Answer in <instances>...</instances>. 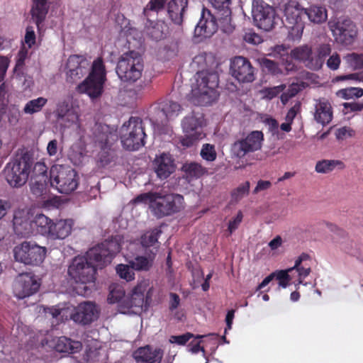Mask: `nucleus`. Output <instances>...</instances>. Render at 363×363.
Returning a JSON list of instances; mask_svg holds the SVG:
<instances>
[{"mask_svg": "<svg viewBox=\"0 0 363 363\" xmlns=\"http://www.w3.org/2000/svg\"><path fill=\"white\" fill-rule=\"evenodd\" d=\"M315 113H333L332 106L328 100H319L315 104Z\"/></svg>", "mask_w": 363, "mask_h": 363, "instance_id": "nucleus-54", "label": "nucleus"}, {"mask_svg": "<svg viewBox=\"0 0 363 363\" xmlns=\"http://www.w3.org/2000/svg\"><path fill=\"white\" fill-rule=\"evenodd\" d=\"M116 272L121 279L129 281L134 279L135 273L133 269L129 264H118L116 267Z\"/></svg>", "mask_w": 363, "mask_h": 363, "instance_id": "nucleus-46", "label": "nucleus"}, {"mask_svg": "<svg viewBox=\"0 0 363 363\" xmlns=\"http://www.w3.org/2000/svg\"><path fill=\"white\" fill-rule=\"evenodd\" d=\"M252 17L255 25L264 31H270L283 23L275 9L263 0H253Z\"/></svg>", "mask_w": 363, "mask_h": 363, "instance_id": "nucleus-9", "label": "nucleus"}, {"mask_svg": "<svg viewBox=\"0 0 363 363\" xmlns=\"http://www.w3.org/2000/svg\"><path fill=\"white\" fill-rule=\"evenodd\" d=\"M216 152L213 145L204 144L201 150V156L202 158L208 162H213L216 159Z\"/></svg>", "mask_w": 363, "mask_h": 363, "instance_id": "nucleus-48", "label": "nucleus"}, {"mask_svg": "<svg viewBox=\"0 0 363 363\" xmlns=\"http://www.w3.org/2000/svg\"><path fill=\"white\" fill-rule=\"evenodd\" d=\"M153 257L137 256L129 262L131 268L137 271H148L153 264Z\"/></svg>", "mask_w": 363, "mask_h": 363, "instance_id": "nucleus-36", "label": "nucleus"}, {"mask_svg": "<svg viewBox=\"0 0 363 363\" xmlns=\"http://www.w3.org/2000/svg\"><path fill=\"white\" fill-rule=\"evenodd\" d=\"M135 359L137 363H160L161 357L156 350L153 351L150 346H146L135 351Z\"/></svg>", "mask_w": 363, "mask_h": 363, "instance_id": "nucleus-30", "label": "nucleus"}, {"mask_svg": "<svg viewBox=\"0 0 363 363\" xmlns=\"http://www.w3.org/2000/svg\"><path fill=\"white\" fill-rule=\"evenodd\" d=\"M170 301H169V308L171 311H174L178 308L180 303V298L179 295H177L175 293H170L169 294Z\"/></svg>", "mask_w": 363, "mask_h": 363, "instance_id": "nucleus-63", "label": "nucleus"}, {"mask_svg": "<svg viewBox=\"0 0 363 363\" xmlns=\"http://www.w3.org/2000/svg\"><path fill=\"white\" fill-rule=\"evenodd\" d=\"M331 52V47L329 44H322L318 49V53L314 54V59L319 60L320 61V69L322 67L325 57L329 55Z\"/></svg>", "mask_w": 363, "mask_h": 363, "instance_id": "nucleus-51", "label": "nucleus"}, {"mask_svg": "<svg viewBox=\"0 0 363 363\" xmlns=\"http://www.w3.org/2000/svg\"><path fill=\"white\" fill-rule=\"evenodd\" d=\"M47 99L43 97H39L27 103L24 108L26 113H34L41 111L42 108L45 105Z\"/></svg>", "mask_w": 363, "mask_h": 363, "instance_id": "nucleus-43", "label": "nucleus"}, {"mask_svg": "<svg viewBox=\"0 0 363 363\" xmlns=\"http://www.w3.org/2000/svg\"><path fill=\"white\" fill-rule=\"evenodd\" d=\"M345 167V164L338 160H322L317 162L315 170L318 173L328 174L335 169H343Z\"/></svg>", "mask_w": 363, "mask_h": 363, "instance_id": "nucleus-34", "label": "nucleus"}, {"mask_svg": "<svg viewBox=\"0 0 363 363\" xmlns=\"http://www.w3.org/2000/svg\"><path fill=\"white\" fill-rule=\"evenodd\" d=\"M30 185L32 194L36 196H41L47 191L48 177L43 176L42 178L35 179Z\"/></svg>", "mask_w": 363, "mask_h": 363, "instance_id": "nucleus-39", "label": "nucleus"}, {"mask_svg": "<svg viewBox=\"0 0 363 363\" xmlns=\"http://www.w3.org/2000/svg\"><path fill=\"white\" fill-rule=\"evenodd\" d=\"M50 182L60 193L68 194L77 188L79 176L70 167L52 166L50 171Z\"/></svg>", "mask_w": 363, "mask_h": 363, "instance_id": "nucleus-7", "label": "nucleus"}, {"mask_svg": "<svg viewBox=\"0 0 363 363\" xmlns=\"http://www.w3.org/2000/svg\"><path fill=\"white\" fill-rule=\"evenodd\" d=\"M99 313L96 304L84 301L74 307L69 313V317L76 323L86 325L98 318Z\"/></svg>", "mask_w": 363, "mask_h": 363, "instance_id": "nucleus-18", "label": "nucleus"}, {"mask_svg": "<svg viewBox=\"0 0 363 363\" xmlns=\"http://www.w3.org/2000/svg\"><path fill=\"white\" fill-rule=\"evenodd\" d=\"M270 55L274 57L280 58L281 60L288 57L289 51L288 48L283 45H278L272 48V52Z\"/></svg>", "mask_w": 363, "mask_h": 363, "instance_id": "nucleus-56", "label": "nucleus"}, {"mask_svg": "<svg viewBox=\"0 0 363 363\" xmlns=\"http://www.w3.org/2000/svg\"><path fill=\"white\" fill-rule=\"evenodd\" d=\"M48 8L47 0H33V4L30 13L32 18L34 19L35 23L38 28L46 17L48 12Z\"/></svg>", "mask_w": 363, "mask_h": 363, "instance_id": "nucleus-31", "label": "nucleus"}, {"mask_svg": "<svg viewBox=\"0 0 363 363\" xmlns=\"http://www.w3.org/2000/svg\"><path fill=\"white\" fill-rule=\"evenodd\" d=\"M121 249L118 240L114 238L106 240L89 249L85 256H77L72 259L67 273L72 279L80 284L74 288L78 295L86 296L90 293V289L86 284L96 280V268H102L111 263Z\"/></svg>", "mask_w": 363, "mask_h": 363, "instance_id": "nucleus-1", "label": "nucleus"}, {"mask_svg": "<svg viewBox=\"0 0 363 363\" xmlns=\"http://www.w3.org/2000/svg\"><path fill=\"white\" fill-rule=\"evenodd\" d=\"M242 213L241 211H239L235 218L233 220H230L228 224V230L231 234L234 232L239 226L242 220Z\"/></svg>", "mask_w": 363, "mask_h": 363, "instance_id": "nucleus-59", "label": "nucleus"}, {"mask_svg": "<svg viewBox=\"0 0 363 363\" xmlns=\"http://www.w3.org/2000/svg\"><path fill=\"white\" fill-rule=\"evenodd\" d=\"M162 234L159 228H155L150 231L146 232L141 236V244L145 247L153 246L157 242L158 238Z\"/></svg>", "mask_w": 363, "mask_h": 363, "instance_id": "nucleus-38", "label": "nucleus"}, {"mask_svg": "<svg viewBox=\"0 0 363 363\" xmlns=\"http://www.w3.org/2000/svg\"><path fill=\"white\" fill-rule=\"evenodd\" d=\"M291 55H288V57H285L281 60L282 64L284 65L286 74H289V72H294L296 70V67L295 64L292 62Z\"/></svg>", "mask_w": 363, "mask_h": 363, "instance_id": "nucleus-62", "label": "nucleus"}, {"mask_svg": "<svg viewBox=\"0 0 363 363\" xmlns=\"http://www.w3.org/2000/svg\"><path fill=\"white\" fill-rule=\"evenodd\" d=\"M212 4L213 10L216 11H220L224 13L225 10H230L229 5L230 0H208Z\"/></svg>", "mask_w": 363, "mask_h": 363, "instance_id": "nucleus-55", "label": "nucleus"}, {"mask_svg": "<svg viewBox=\"0 0 363 363\" xmlns=\"http://www.w3.org/2000/svg\"><path fill=\"white\" fill-rule=\"evenodd\" d=\"M343 59L348 66L354 69L363 68V53H350L346 55Z\"/></svg>", "mask_w": 363, "mask_h": 363, "instance_id": "nucleus-42", "label": "nucleus"}, {"mask_svg": "<svg viewBox=\"0 0 363 363\" xmlns=\"http://www.w3.org/2000/svg\"><path fill=\"white\" fill-rule=\"evenodd\" d=\"M167 0H150L147 5L143 9L145 17L149 16L150 11L158 12L164 9Z\"/></svg>", "mask_w": 363, "mask_h": 363, "instance_id": "nucleus-47", "label": "nucleus"}, {"mask_svg": "<svg viewBox=\"0 0 363 363\" xmlns=\"http://www.w3.org/2000/svg\"><path fill=\"white\" fill-rule=\"evenodd\" d=\"M74 220H59L53 223L50 237L52 239H65L68 237L72 230Z\"/></svg>", "mask_w": 363, "mask_h": 363, "instance_id": "nucleus-26", "label": "nucleus"}, {"mask_svg": "<svg viewBox=\"0 0 363 363\" xmlns=\"http://www.w3.org/2000/svg\"><path fill=\"white\" fill-rule=\"evenodd\" d=\"M13 252L16 262L25 265L38 266L43 262L47 249L33 241H23L15 246Z\"/></svg>", "mask_w": 363, "mask_h": 363, "instance_id": "nucleus-12", "label": "nucleus"}, {"mask_svg": "<svg viewBox=\"0 0 363 363\" xmlns=\"http://www.w3.org/2000/svg\"><path fill=\"white\" fill-rule=\"evenodd\" d=\"M33 164V155L28 151L16 155L4 169L7 182L13 187L24 185L31 173Z\"/></svg>", "mask_w": 363, "mask_h": 363, "instance_id": "nucleus-4", "label": "nucleus"}, {"mask_svg": "<svg viewBox=\"0 0 363 363\" xmlns=\"http://www.w3.org/2000/svg\"><path fill=\"white\" fill-rule=\"evenodd\" d=\"M143 67L142 56L135 51H129L119 58L116 73L121 80L132 83L141 77Z\"/></svg>", "mask_w": 363, "mask_h": 363, "instance_id": "nucleus-6", "label": "nucleus"}, {"mask_svg": "<svg viewBox=\"0 0 363 363\" xmlns=\"http://www.w3.org/2000/svg\"><path fill=\"white\" fill-rule=\"evenodd\" d=\"M183 169L189 177L194 178H199L206 172V168L196 162L184 165Z\"/></svg>", "mask_w": 363, "mask_h": 363, "instance_id": "nucleus-40", "label": "nucleus"}, {"mask_svg": "<svg viewBox=\"0 0 363 363\" xmlns=\"http://www.w3.org/2000/svg\"><path fill=\"white\" fill-rule=\"evenodd\" d=\"M153 166L157 177L161 179H167L175 170L174 161L171 155L162 153L153 161Z\"/></svg>", "mask_w": 363, "mask_h": 363, "instance_id": "nucleus-24", "label": "nucleus"}, {"mask_svg": "<svg viewBox=\"0 0 363 363\" xmlns=\"http://www.w3.org/2000/svg\"><path fill=\"white\" fill-rule=\"evenodd\" d=\"M53 222L44 214H38L33 220V228L42 235L50 237Z\"/></svg>", "mask_w": 363, "mask_h": 363, "instance_id": "nucleus-32", "label": "nucleus"}, {"mask_svg": "<svg viewBox=\"0 0 363 363\" xmlns=\"http://www.w3.org/2000/svg\"><path fill=\"white\" fill-rule=\"evenodd\" d=\"M88 62L86 59L79 55H71L67 60L66 69L67 81L74 83L80 79L86 72Z\"/></svg>", "mask_w": 363, "mask_h": 363, "instance_id": "nucleus-21", "label": "nucleus"}, {"mask_svg": "<svg viewBox=\"0 0 363 363\" xmlns=\"http://www.w3.org/2000/svg\"><path fill=\"white\" fill-rule=\"evenodd\" d=\"M285 21L284 24L289 30V35L293 39H298L301 37L305 23V8L296 0H290L285 5L284 9Z\"/></svg>", "mask_w": 363, "mask_h": 363, "instance_id": "nucleus-10", "label": "nucleus"}, {"mask_svg": "<svg viewBox=\"0 0 363 363\" xmlns=\"http://www.w3.org/2000/svg\"><path fill=\"white\" fill-rule=\"evenodd\" d=\"M40 285L34 275L29 273L21 274L15 280L13 294L18 298L23 299L35 294Z\"/></svg>", "mask_w": 363, "mask_h": 363, "instance_id": "nucleus-19", "label": "nucleus"}, {"mask_svg": "<svg viewBox=\"0 0 363 363\" xmlns=\"http://www.w3.org/2000/svg\"><path fill=\"white\" fill-rule=\"evenodd\" d=\"M188 106H184L172 101H163L152 105L150 112L155 113H174L181 111L188 112Z\"/></svg>", "mask_w": 363, "mask_h": 363, "instance_id": "nucleus-27", "label": "nucleus"}, {"mask_svg": "<svg viewBox=\"0 0 363 363\" xmlns=\"http://www.w3.org/2000/svg\"><path fill=\"white\" fill-rule=\"evenodd\" d=\"M244 40L245 42L251 44H259L261 42L259 35L255 33H245L244 35Z\"/></svg>", "mask_w": 363, "mask_h": 363, "instance_id": "nucleus-64", "label": "nucleus"}, {"mask_svg": "<svg viewBox=\"0 0 363 363\" xmlns=\"http://www.w3.org/2000/svg\"><path fill=\"white\" fill-rule=\"evenodd\" d=\"M119 137L124 149L135 151L144 146L146 134L139 117H130L119 130Z\"/></svg>", "mask_w": 363, "mask_h": 363, "instance_id": "nucleus-5", "label": "nucleus"}, {"mask_svg": "<svg viewBox=\"0 0 363 363\" xmlns=\"http://www.w3.org/2000/svg\"><path fill=\"white\" fill-rule=\"evenodd\" d=\"M13 226V230L18 236L26 237L32 233L33 221H30L27 211L18 209L14 211Z\"/></svg>", "mask_w": 363, "mask_h": 363, "instance_id": "nucleus-22", "label": "nucleus"}, {"mask_svg": "<svg viewBox=\"0 0 363 363\" xmlns=\"http://www.w3.org/2000/svg\"><path fill=\"white\" fill-rule=\"evenodd\" d=\"M311 258L309 255L303 252L296 260L293 267L287 270H280L275 273L279 284L282 288H286L290 281L292 280V272L295 271L298 273V283L296 285L303 284V279L311 273Z\"/></svg>", "mask_w": 363, "mask_h": 363, "instance_id": "nucleus-13", "label": "nucleus"}, {"mask_svg": "<svg viewBox=\"0 0 363 363\" xmlns=\"http://www.w3.org/2000/svg\"><path fill=\"white\" fill-rule=\"evenodd\" d=\"M150 288L146 281H141L135 286L132 291L130 298V308H134L136 313L145 311L149 307Z\"/></svg>", "mask_w": 363, "mask_h": 363, "instance_id": "nucleus-20", "label": "nucleus"}, {"mask_svg": "<svg viewBox=\"0 0 363 363\" xmlns=\"http://www.w3.org/2000/svg\"><path fill=\"white\" fill-rule=\"evenodd\" d=\"M250 182L247 181L237 188L233 189L231 192V199L234 202H238L244 196L248 195L250 191Z\"/></svg>", "mask_w": 363, "mask_h": 363, "instance_id": "nucleus-41", "label": "nucleus"}, {"mask_svg": "<svg viewBox=\"0 0 363 363\" xmlns=\"http://www.w3.org/2000/svg\"><path fill=\"white\" fill-rule=\"evenodd\" d=\"M260 65L263 69H266L268 72L272 74L277 75L279 74H281L280 68L278 66V64L271 60L267 58H263L260 61Z\"/></svg>", "mask_w": 363, "mask_h": 363, "instance_id": "nucleus-49", "label": "nucleus"}, {"mask_svg": "<svg viewBox=\"0 0 363 363\" xmlns=\"http://www.w3.org/2000/svg\"><path fill=\"white\" fill-rule=\"evenodd\" d=\"M220 26L225 33H232L235 29L231 24V10L224 13L203 9L201 17L194 29V37L199 41L211 38Z\"/></svg>", "mask_w": 363, "mask_h": 363, "instance_id": "nucleus-2", "label": "nucleus"}, {"mask_svg": "<svg viewBox=\"0 0 363 363\" xmlns=\"http://www.w3.org/2000/svg\"><path fill=\"white\" fill-rule=\"evenodd\" d=\"M47 172L48 167L43 162H36L33 164L31 172L33 178L40 179L43 176L48 177Z\"/></svg>", "mask_w": 363, "mask_h": 363, "instance_id": "nucleus-52", "label": "nucleus"}, {"mask_svg": "<svg viewBox=\"0 0 363 363\" xmlns=\"http://www.w3.org/2000/svg\"><path fill=\"white\" fill-rule=\"evenodd\" d=\"M308 86L306 82L292 83L289 86L287 90L281 96V101L283 104H286L290 98L294 97L299 91Z\"/></svg>", "mask_w": 363, "mask_h": 363, "instance_id": "nucleus-37", "label": "nucleus"}, {"mask_svg": "<svg viewBox=\"0 0 363 363\" xmlns=\"http://www.w3.org/2000/svg\"><path fill=\"white\" fill-rule=\"evenodd\" d=\"M157 200L151 205L154 215L157 218L171 216L183 208L184 197L177 194L162 195L157 192Z\"/></svg>", "mask_w": 363, "mask_h": 363, "instance_id": "nucleus-14", "label": "nucleus"}, {"mask_svg": "<svg viewBox=\"0 0 363 363\" xmlns=\"http://www.w3.org/2000/svg\"><path fill=\"white\" fill-rule=\"evenodd\" d=\"M230 71L239 82L249 83L255 80V69L250 60L242 56H236L231 60Z\"/></svg>", "mask_w": 363, "mask_h": 363, "instance_id": "nucleus-17", "label": "nucleus"}, {"mask_svg": "<svg viewBox=\"0 0 363 363\" xmlns=\"http://www.w3.org/2000/svg\"><path fill=\"white\" fill-rule=\"evenodd\" d=\"M337 95L346 99L353 97L359 98L363 96V89L356 87L342 89L337 92Z\"/></svg>", "mask_w": 363, "mask_h": 363, "instance_id": "nucleus-45", "label": "nucleus"}, {"mask_svg": "<svg viewBox=\"0 0 363 363\" xmlns=\"http://www.w3.org/2000/svg\"><path fill=\"white\" fill-rule=\"evenodd\" d=\"M125 292L121 287H113L110 290L108 301L111 303L119 302L124 296Z\"/></svg>", "mask_w": 363, "mask_h": 363, "instance_id": "nucleus-53", "label": "nucleus"}, {"mask_svg": "<svg viewBox=\"0 0 363 363\" xmlns=\"http://www.w3.org/2000/svg\"><path fill=\"white\" fill-rule=\"evenodd\" d=\"M305 16L311 22L317 24L325 22L328 18L326 9L317 5H311L305 9Z\"/></svg>", "mask_w": 363, "mask_h": 363, "instance_id": "nucleus-33", "label": "nucleus"}, {"mask_svg": "<svg viewBox=\"0 0 363 363\" xmlns=\"http://www.w3.org/2000/svg\"><path fill=\"white\" fill-rule=\"evenodd\" d=\"M25 42L30 48L35 43V34L33 27H27L25 35Z\"/></svg>", "mask_w": 363, "mask_h": 363, "instance_id": "nucleus-60", "label": "nucleus"}, {"mask_svg": "<svg viewBox=\"0 0 363 363\" xmlns=\"http://www.w3.org/2000/svg\"><path fill=\"white\" fill-rule=\"evenodd\" d=\"M188 6V0H170L167 4V13L171 21L177 25L183 22L184 13Z\"/></svg>", "mask_w": 363, "mask_h": 363, "instance_id": "nucleus-25", "label": "nucleus"}, {"mask_svg": "<svg viewBox=\"0 0 363 363\" xmlns=\"http://www.w3.org/2000/svg\"><path fill=\"white\" fill-rule=\"evenodd\" d=\"M192 337L193 335L191 333H186L181 335L172 336V338L174 340V342L180 345H184Z\"/></svg>", "mask_w": 363, "mask_h": 363, "instance_id": "nucleus-61", "label": "nucleus"}, {"mask_svg": "<svg viewBox=\"0 0 363 363\" xmlns=\"http://www.w3.org/2000/svg\"><path fill=\"white\" fill-rule=\"evenodd\" d=\"M335 43L348 46L354 43L357 36L356 24L349 18L340 17L330 19L328 23Z\"/></svg>", "mask_w": 363, "mask_h": 363, "instance_id": "nucleus-11", "label": "nucleus"}, {"mask_svg": "<svg viewBox=\"0 0 363 363\" xmlns=\"http://www.w3.org/2000/svg\"><path fill=\"white\" fill-rule=\"evenodd\" d=\"M82 347L79 341H73L65 336L58 337L55 345V350L61 353H76L80 351Z\"/></svg>", "mask_w": 363, "mask_h": 363, "instance_id": "nucleus-29", "label": "nucleus"}, {"mask_svg": "<svg viewBox=\"0 0 363 363\" xmlns=\"http://www.w3.org/2000/svg\"><path fill=\"white\" fill-rule=\"evenodd\" d=\"M145 18H147L145 24V32L146 34L155 40H160L163 38L162 25L157 22L150 21L149 16Z\"/></svg>", "mask_w": 363, "mask_h": 363, "instance_id": "nucleus-35", "label": "nucleus"}, {"mask_svg": "<svg viewBox=\"0 0 363 363\" xmlns=\"http://www.w3.org/2000/svg\"><path fill=\"white\" fill-rule=\"evenodd\" d=\"M218 82V74L216 72L203 70L197 72L188 101L194 106L210 105L216 99V88Z\"/></svg>", "mask_w": 363, "mask_h": 363, "instance_id": "nucleus-3", "label": "nucleus"}, {"mask_svg": "<svg viewBox=\"0 0 363 363\" xmlns=\"http://www.w3.org/2000/svg\"><path fill=\"white\" fill-rule=\"evenodd\" d=\"M264 141V134L259 130H253L245 138L235 141L232 146L233 154L238 158H243L248 153L261 149Z\"/></svg>", "mask_w": 363, "mask_h": 363, "instance_id": "nucleus-15", "label": "nucleus"}, {"mask_svg": "<svg viewBox=\"0 0 363 363\" xmlns=\"http://www.w3.org/2000/svg\"><path fill=\"white\" fill-rule=\"evenodd\" d=\"M101 128L102 133L97 136L96 139L101 148L98 155V163L100 167H104L109 164L114 158L111 146L118 140V136L116 132L110 130L107 125Z\"/></svg>", "mask_w": 363, "mask_h": 363, "instance_id": "nucleus-16", "label": "nucleus"}, {"mask_svg": "<svg viewBox=\"0 0 363 363\" xmlns=\"http://www.w3.org/2000/svg\"><path fill=\"white\" fill-rule=\"evenodd\" d=\"M186 135L182 139L183 146L189 147L195 145L199 140L205 137L203 132L186 133Z\"/></svg>", "mask_w": 363, "mask_h": 363, "instance_id": "nucleus-44", "label": "nucleus"}, {"mask_svg": "<svg viewBox=\"0 0 363 363\" xmlns=\"http://www.w3.org/2000/svg\"><path fill=\"white\" fill-rule=\"evenodd\" d=\"M293 58L301 61L306 67L313 70L320 69V61L314 59L312 48L308 45H303L295 48L291 51Z\"/></svg>", "mask_w": 363, "mask_h": 363, "instance_id": "nucleus-23", "label": "nucleus"}, {"mask_svg": "<svg viewBox=\"0 0 363 363\" xmlns=\"http://www.w3.org/2000/svg\"><path fill=\"white\" fill-rule=\"evenodd\" d=\"M157 192H147L144 194H141L136 196L133 200V203H150V206L155 203L157 200Z\"/></svg>", "mask_w": 363, "mask_h": 363, "instance_id": "nucleus-50", "label": "nucleus"}, {"mask_svg": "<svg viewBox=\"0 0 363 363\" xmlns=\"http://www.w3.org/2000/svg\"><path fill=\"white\" fill-rule=\"evenodd\" d=\"M188 115L182 121V128L185 133L203 132L202 128L206 125L204 115Z\"/></svg>", "mask_w": 363, "mask_h": 363, "instance_id": "nucleus-28", "label": "nucleus"}, {"mask_svg": "<svg viewBox=\"0 0 363 363\" xmlns=\"http://www.w3.org/2000/svg\"><path fill=\"white\" fill-rule=\"evenodd\" d=\"M340 57L337 53L332 55L327 60V66L332 70H336L339 68L340 64Z\"/></svg>", "mask_w": 363, "mask_h": 363, "instance_id": "nucleus-57", "label": "nucleus"}, {"mask_svg": "<svg viewBox=\"0 0 363 363\" xmlns=\"http://www.w3.org/2000/svg\"><path fill=\"white\" fill-rule=\"evenodd\" d=\"M69 308H52L50 309V313L53 318H57L60 317L62 319L64 318L68 319V313H69Z\"/></svg>", "mask_w": 363, "mask_h": 363, "instance_id": "nucleus-58", "label": "nucleus"}, {"mask_svg": "<svg viewBox=\"0 0 363 363\" xmlns=\"http://www.w3.org/2000/svg\"><path fill=\"white\" fill-rule=\"evenodd\" d=\"M106 80V70L101 57L95 60L92 65L91 72L88 77L77 86L81 93L87 94L91 99L101 95L104 84Z\"/></svg>", "mask_w": 363, "mask_h": 363, "instance_id": "nucleus-8", "label": "nucleus"}]
</instances>
